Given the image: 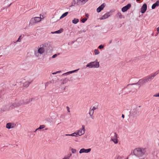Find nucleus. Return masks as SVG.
I'll return each mask as SVG.
<instances>
[{
  "mask_svg": "<svg viewBox=\"0 0 159 159\" xmlns=\"http://www.w3.org/2000/svg\"><path fill=\"white\" fill-rule=\"evenodd\" d=\"M45 127V125H40V126L39 127V128L37 129L36 130L34 131V132H35L37 130L39 129H41L44 128Z\"/></svg>",
  "mask_w": 159,
  "mask_h": 159,
  "instance_id": "26",
  "label": "nucleus"
},
{
  "mask_svg": "<svg viewBox=\"0 0 159 159\" xmlns=\"http://www.w3.org/2000/svg\"><path fill=\"white\" fill-rule=\"evenodd\" d=\"M140 0H136V1L139 2V1Z\"/></svg>",
  "mask_w": 159,
  "mask_h": 159,
  "instance_id": "61",
  "label": "nucleus"
},
{
  "mask_svg": "<svg viewBox=\"0 0 159 159\" xmlns=\"http://www.w3.org/2000/svg\"><path fill=\"white\" fill-rule=\"evenodd\" d=\"M31 83V82L26 81L24 83L23 86L27 88L29 86Z\"/></svg>",
  "mask_w": 159,
  "mask_h": 159,
  "instance_id": "18",
  "label": "nucleus"
},
{
  "mask_svg": "<svg viewBox=\"0 0 159 159\" xmlns=\"http://www.w3.org/2000/svg\"><path fill=\"white\" fill-rule=\"evenodd\" d=\"M75 5H78V3L76 2V1L75 0H74L72 2L71 5L70 7H71L74 6Z\"/></svg>",
  "mask_w": 159,
  "mask_h": 159,
  "instance_id": "24",
  "label": "nucleus"
},
{
  "mask_svg": "<svg viewBox=\"0 0 159 159\" xmlns=\"http://www.w3.org/2000/svg\"><path fill=\"white\" fill-rule=\"evenodd\" d=\"M66 107V108L67 109V110L68 112H70V108H69V107L68 106H67Z\"/></svg>",
  "mask_w": 159,
  "mask_h": 159,
  "instance_id": "45",
  "label": "nucleus"
},
{
  "mask_svg": "<svg viewBox=\"0 0 159 159\" xmlns=\"http://www.w3.org/2000/svg\"><path fill=\"white\" fill-rule=\"evenodd\" d=\"M71 154H69L67 156L65 157L62 159H70V157L71 156Z\"/></svg>",
  "mask_w": 159,
  "mask_h": 159,
  "instance_id": "31",
  "label": "nucleus"
},
{
  "mask_svg": "<svg viewBox=\"0 0 159 159\" xmlns=\"http://www.w3.org/2000/svg\"><path fill=\"white\" fill-rule=\"evenodd\" d=\"M140 106H137L135 108L131 109L130 112L131 116H133L134 117L138 116L140 112Z\"/></svg>",
  "mask_w": 159,
  "mask_h": 159,
  "instance_id": "3",
  "label": "nucleus"
},
{
  "mask_svg": "<svg viewBox=\"0 0 159 159\" xmlns=\"http://www.w3.org/2000/svg\"><path fill=\"white\" fill-rule=\"evenodd\" d=\"M48 45V44L47 43H44V44H42L41 45H40V46L41 47L42 46V47H43V48H44V47H46V46Z\"/></svg>",
  "mask_w": 159,
  "mask_h": 159,
  "instance_id": "39",
  "label": "nucleus"
},
{
  "mask_svg": "<svg viewBox=\"0 0 159 159\" xmlns=\"http://www.w3.org/2000/svg\"><path fill=\"white\" fill-rule=\"evenodd\" d=\"M153 97H159V93L157 94L154 95Z\"/></svg>",
  "mask_w": 159,
  "mask_h": 159,
  "instance_id": "43",
  "label": "nucleus"
},
{
  "mask_svg": "<svg viewBox=\"0 0 159 159\" xmlns=\"http://www.w3.org/2000/svg\"><path fill=\"white\" fill-rule=\"evenodd\" d=\"M122 117L123 118H125V115L124 114H122Z\"/></svg>",
  "mask_w": 159,
  "mask_h": 159,
  "instance_id": "51",
  "label": "nucleus"
},
{
  "mask_svg": "<svg viewBox=\"0 0 159 159\" xmlns=\"http://www.w3.org/2000/svg\"><path fill=\"white\" fill-rule=\"evenodd\" d=\"M93 68H98L99 66V62H98L97 60L91 62Z\"/></svg>",
  "mask_w": 159,
  "mask_h": 159,
  "instance_id": "11",
  "label": "nucleus"
},
{
  "mask_svg": "<svg viewBox=\"0 0 159 159\" xmlns=\"http://www.w3.org/2000/svg\"><path fill=\"white\" fill-rule=\"evenodd\" d=\"M21 37V35H20L18 39L16 41V42H20L21 41V39L20 38Z\"/></svg>",
  "mask_w": 159,
  "mask_h": 159,
  "instance_id": "41",
  "label": "nucleus"
},
{
  "mask_svg": "<svg viewBox=\"0 0 159 159\" xmlns=\"http://www.w3.org/2000/svg\"><path fill=\"white\" fill-rule=\"evenodd\" d=\"M145 159V157H142L141 158H140L139 159Z\"/></svg>",
  "mask_w": 159,
  "mask_h": 159,
  "instance_id": "56",
  "label": "nucleus"
},
{
  "mask_svg": "<svg viewBox=\"0 0 159 159\" xmlns=\"http://www.w3.org/2000/svg\"><path fill=\"white\" fill-rule=\"evenodd\" d=\"M61 72V71H57V72H56V73H60V72Z\"/></svg>",
  "mask_w": 159,
  "mask_h": 159,
  "instance_id": "53",
  "label": "nucleus"
},
{
  "mask_svg": "<svg viewBox=\"0 0 159 159\" xmlns=\"http://www.w3.org/2000/svg\"><path fill=\"white\" fill-rule=\"evenodd\" d=\"M159 73V70L155 72L153 74L150 75H149L148 76H149V77L150 78V79H151V80L156 75Z\"/></svg>",
  "mask_w": 159,
  "mask_h": 159,
  "instance_id": "14",
  "label": "nucleus"
},
{
  "mask_svg": "<svg viewBox=\"0 0 159 159\" xmlns=\"http://www.w3.org/2000/svg\"><path fill=\"white\" fill-rule=\"evenodd\" d=\"M90 116L91 117V118L92 119H93H93H94V117H93V116Z\"/></svg>",
  "mask_w": 159,
  "mask_h": 159,
  "instance_id": "49",
  "label": "nucleus"
},
{
  "mask_svg": "<svg viewBox=\"0 0 159 159\" xmlns=\"http://www.w3.org/2000/svg\"><path fill=\"white\" fill-rule=\"evenodd\" d=\"M157 1L158 2V3H159V0H157Z\"/></svg>",
  "mask_w": 159,
  "mask_h": 159,
  "instance_id": "62",
  "label": "nucleus"
},
{
  "mask_svg": "<svg viewBox=\"0 0 159 159\" xmlns=\"http://www.w3.org/2000/svg\"><path fill=\"white\" fill-rule=\"evenodd\" d=\"M36 23L40 21L41 20V17H36L34 18Z\"/></svg>",
  "mask_w": 159,
  "mask_h": 159,
  "instance_id": "20",
  "label": "nucleus"
},
{
  "mask_svg": "<svg viewBox=\"0 0 159 159\" xmlns=\"http://www.w3.org/2000/svg\"><path fill=\"white\" fill-rule=\"evenodd\" d=\"M51 83V81H49V82H47L46 83H45V88H46V87L47 86H48V84H50Z\"/></svg>",
  "mask_w": 159,
  "mask_h": 159,
  "instance_id": "37",
  "label": "nucleus"
},
{
  "mask_svg": "<svg viewBox=\"0 0 159 159\" xmlns=\"http://www.w3.org/2000/svg\"><path fill=\"white\" fill-rule=\"evenodd\" d=\"M85 127L84 125H82V128L78 130L77 132H76L78 136H80L84 134L85 131Z\"/></svg>",
  "mask_w": 159,
  "mask_h": 159,
  "instance_id": "5",
  "label": "nucleus"
},
{
  "mask_svg": "<svg viewBox=\"0 0 159 159\" xmlns=\"http://www.w3.org/2000/svg\"><path fill=\"white\" fill-rule=\"evenodd\" d=\"M85 16L87 17H88L89 16V15L87 14H86Z\"/></svg>",
  "mask_w": 159,
  "mask_h": 159,
  "instance_id": "54",
  "label": "nucleus"
},
{
  "mask_svg": "<svg viewBox=\"0 0 159 159\" xmlns=\"http://www.w3.org/2000/svg\"><path fill=\"white\" fill-rule=\"evenodd\" d=\"M18 103L20 104V106L26 104L25 102L23 100H20Z\"/></svg>",
  "mask_w": 159,
  "mask_h": 159,
  "instance_id": "21",
  "label": "nucleus"
},
{
  "mask_svg": "<svg viewBox=\"0 0 159 159\" xmlns=\"http://www.w3.org/2000/svg\"><path fill=\"white\" fill-rule=\"evenodd\" d=\"M114 134V136L111 137V140L113 141L114 143L116 144L118 143V142L117 139V135L116 133H115Z\"/></svg>",
  "mask_w": 159,
  "mask_h": 159,
  "instance_id": "6",
  "label": "nucleus"
},
{
  "mask_svg": "<svg viewBox=\"0 0 159 159\" xmlns=\"http://www.w3.org/2000/svg\"><path fill=\"white\" fill-rule=\"evenodd\" d=\"M57 56V54H55L54 55H53L52 56V58H55Z\"/></svg>",
  "mask_w": 159,
  "mask_h": 159,
  "instance_id": "46",
  "label": "nucleus"
},
{
  "mask_svg": "<svg viewBox=\"0 0 159 159\" xmlns=\"http://www.w3.org/2000/svg\"><path fill=\"white\" fill-rule=\"evenodd\" d=\"M68 14V12H66L65 13L63 14L60 17V19H61L62 18L65 17Z\"/></svg>",
  "mask_w": 159,
  "mask_h": 159,
  "instance_id": "23",
  "label": "nucleus"
},
{
  "mask_svg": "<svg viewBox=\"0 0 159 159\" xmlns=\"http://www.w3.org/2000/svg\"><path fill=\"white\" fill-rule=\"evenodd\" d=\"M147 8V5L145 3L143 5L141 9V12L142 13H144L146 11Z\"/></svg>",
  "mask_w": 159,
  "mask_h": 159,
  "instance_id": "10",
  "label": "nucleus"
},
{
  "mask_svg": "<svg viewBox=\"0 0 159 159\" xmlns=\"http://www.w3.org/2000/svg\"><path fill=\"white\" fill-rule=\"evenodd\" d=\"M86 31V30H80V31H79V33L80 34V33H81L83 32H85Z\"/></svg>",
  "mask_w": 159,
  "mask_h": 159,
  "instance_id": "42",
  "label": "nucleus"
},
{
  "mask_svg": "<svg viewBox=\"0 0 159 159\" xmlns=\"http://www.w3.org/2000/svg\"><path fill=\"white\" fill-rule=\"evenodd\" d=\"M79 70V69H78L77 70H72V73H74V72H76V71H78V70Z\"/></svg>",
  "mask_w": 159,
  "mask_h": 159,
  "instance_id": "47",
  "label": "nucleus"
},
{
  "mask_svg": "<svg viewBox=\"0 0 159 159\" xmlns=\"http://www.w3.org/2000/svg\"><path fill=\"white\" fill-rule=\"evenodd\" d=\"M92 109H93V111H94V110H95L96 109H97V108L96 107H92Z\"/></svg>",
  "mask_w": 159,
  "mask_h": 159,
  "instance_id": "48",
  "label": "nucleus"
},
{
  "mask_svg": "<svg viewBox=\"0 0 159 159\" xmlns=\"http://www.w3.org/2000/svg\"><path fill=\"white\" fill-rule=\"evenodd\" d=\"M66 87H65L63 89V90H65L66 89Z\"/></svg>",
  "mask_w": 159,
  "mask_h": 159,
  "instance_id": "59",
  "label": "nucleus"
},
{
  "mask_svg": "<svg viewBox=\"0 0 159 159\" xmlns=\"http://www.w3.org/2000/svg\"><path fill=\"white\" fill-rule=\"evenodd\" d=\"M36 23V22L34 18H31L30 21V25H34Z\"/></svg>",
  "mask_w": 159,
  "mask_h": 159,
  "instance_id": "16",
  "label": "nucleus"
},
{
  "mask_svg": "<svg viewBox=\"0 0 159 159\" xmlns=\"http://www.w3.org/2000/svg\"><path fill=\"white\" fill-rule=\"evenodd\" d=\"M159 6V3L157 1V2L154 3L152 6V9H154L156 7H158Z\"/></svg>",
  "mask_w": 159,
  "mask_h": 159,
  "instance_id": "15",
  "label": "nucleus"
},
{
  "mask_svg": "<svg viewBox=\"0 0 159 159\" xmlns=\"http://www.w3.org/2000/svg\"><path fill=\"white\" fill-rule=\"evenodd\" d=\"M12 106H13L14 107H18L20 106V104H18V103H16V102L13 103L12 104Z\"/></svg>",
  "mask_w": 159,
  "mask_h": 159,
  "instance_id": "28",
  "label": "nucleus"
},
{
  "mask_svg": "<svg viewBox=\"0 0 159 159\" xmlns=\"http://www.w3.org/2000/svg\"><path fill=\"white\" fill-rule=\"evenodd\" d=\"M146 152L145 148H138L135 149L133 151V153L134 155L137 157H142L145 154Z\"/></svg>",
  "mask_w": 159,
  "mask_h": 159,
  "instance_id": "1",
  "label": "nucleus"
},
{
  "mask_svg": "<svg viewBox=\"0 0 159 159\" xmlns=\"http://www.w3.org/2000/svg\"><path fill=\"white\" fill-rule=\"evenodd\" d=\"M33 99V98H31L30 99H26V101H25L26 104H28L30 102H31Z\"/></svg>",
  "mask_w": 159,
  "mask_h": 159,
  "instance_id": "30",
  "label": "nucleus"
},
{
  "mask_svg": "<svg viewBox=\"0 0 159 159\" xmlns=\"http://www.w3.org/2000/svg\"><path fill=\"white\" fill-rule=\"evenodd\" d=\"M70 136H75V137L78 136L77 133H76V132H75L73 133L70 134Z\"/></svg>",
  "mask_w": 159,
  "mask_h": 159,
  "instance_id": "34",
  "label": "nucleus"
},
{
  "mask_svg": "<svg viewBox=\"0 0 159 159\" xmlns=\"http://www.w3.org/2000/svg\"><path fill=\"white\" fill-rule=\"evenodd\" d=\"M111 12H108L100 17V19L102 20L107 18L111 16Z\"/></svg>",
  "mask_w": 159,
  "mask_h": 159,
  "instance_id": "7",
  "label": "nucleus"
},
{
  "mask_svg": "<svg viewBox=\"0 0 159 159\" xmlns=\"http://www.w3.org/2000/svg\"><path fill=\"white\" fill-rule=\"evenodd\" d=\"M74 43V42H72V43Z\"/></svg>",
  "mask_w": 159,
  "mask_h": 159,
  "instance_id": "63",
  "label": "nucleus"
},
{
  "mask_svg": "<svg viewBox=\"0 0 159 159\" xmlns=\"http://www.w3.org/2000/svg\"><path fill=\"white\" fill-rule=\"evenodd\" d=\"M71 152L73 153H75L76 152V150L75 149L72 148L71 149Z\"/></svg>",
  "mask_w": 159,
  "mask_h": 159,
  "instance_id": "38",
  "label": "nucleus"
},
{
  "mask_svg": "<svg viewBox=\"0 0 159 159\" xmlns=\"http://www.w3.org/2000/svg\"><path fill=\"white\" fill-rule=\"evenodd\" d=\"M151 81V80L148 76H146L143 79H140L137 83L128 85L125 88H124V90H126V89L127 88V87L130 85H139V86H141L142 85L144 84V83Z\"/></svg>",
  "mask_w": 159,
  "mask_h": 159,
  "instance_id": "2",
  "label": "nucleus"
},
{
  "mask_svg": "<svg viewBox=\"0 0 159 159\" xmlns=\"http://www.w3.org/2000/svg\"><path fill=\"white\" fill-rule=\"evenodd\" d=\"M44 52V48L43 47H41L38 49L37 52L35 51L34 52V55L37 57H38L39 56V54H42Z\"/></svg>",
  "mask_w": 159,
  "mask_h": 159,
  "instance_id": "4",
  "label": "nucleus"
},
{
  "mask_svg": "<svg viewBox=\"0 0 159 159\" xmlns=\"http://www.w3.org/2000/svg\"><path fill=\"white\" fill-rule=\"evenodd\" d=\"M130 4H128L125 6L123 7L121 9V11L123 12H125L129 9L131 7Z\"/></svg>",
  "mask_w": 159,
  "mask_h": 159,
  "instance_id": "9",
  "label": "nucleus"
},
{
  "mask_svg": "<svg viewBox=\"0 0 159 159\" xmlns=\"http://www.w3.org/2000/svg\"><path fill=\"white\" fill-rule=\"evenodd\" d=\"M87 20V19L86 18H83L81 20V21L82 23H84Z\"/></svg>",
  "mask_w": 159,
  "mask_h": 159,
  "instance_id": "36",
  "label": "nucleus"
},
{
  "mask_svg": "<svg viewBox=\"0 0 159 159\" xmlns=\"http://www.w3.org/2000/svg\"><path fill=\"white\" fill-rule=\"evenodd\" d=\"M68 80L67 79H66V78L61 80V84L63 85L65 84L67 82Z\"/></svg>",
  "mask_w": 159,
  "mask_h": 159,
  "instance_id": "17",
  "label": "nucleus"
},
{
  "mask_svg": "<svg viewBox=\"0 0 159 159\" xmlns=\"http://www.w3.org/2000/svg\"><path fill=\"white\" fill-rule=\"evenodd\" d=\"M105 6V4L102 3L101 6H99L97 9V11L98 12H100L102 10Z\"/></svg>",
  "mask_w": 159,
  "mask_h": 159,
  "instance_id": "12",
  "label": "nucleus"
},
{
  "mask_svg": "<svg viewBox=\"0 0 159 159\" xmlns=\"http://www.w3.org/2000/svg\"><path fill=\"white\" fill-rule=\"evenodd\" d=\"M66 136H70V134H66Z\"/></svg>",
  "mask_w": 159,
  "mask_h": 159,
  "instance_id": "58",
  "label": "nucleus"
},
{
  "mask_svg": "<svg viewBox=\"0 0 159 159\" xmlns=\"http://www.w3.org/2000/svg\"><path fill=\"white\" fill-rule=\"evenodd\" d=\"M84 0H77V3H78L79 2H83Z\"/></svg>",
  "mask_w": 159,
  "mask_h": 159,
  "instance_id": "44",
  "label": "nucleus"
},
{
  "mask_svg": "<svg viewBox=\"0 0 159 159\" xmlns=\"http://www.w3.org/2000/svg\"><path fill=\"white\" fill-rule=\"evenodd\" d=\"M94 113L93 110L92 109V107L90 108L89 114L90 116H93Z\"/></svg>",
  "mask_w": 159,
  "mask_h": 159,
  "instance_id": "29",
  "label": "nucleus"
},
{
  "mask_svg": "<svg viewBox=\"0 0 159 159\" xmlns=\"http://www.w3.org/2000/svg\"><path fill=\"white\" fill-rule=\"evenodd\" d=\"M91 151V149L90 148L86 149L83 148L80 149V150L79 151V153L80 154L83 153H88L89 152Z\"/></svg>",
  "mask_w": 159,
  "mask_h": 159,
  "instance_id": "8",
  "label": "nucleus"
},
{
  "mask_svg": "<svg viewBox=\"0 0 159 159\" xmlns=\"http://www.w3.org/2000/svg\"><path fill=\"white\" fill-rule=\"evenodd\" d=\"M103 47H104V46L103 45H101L99 46L98 48L100 49H101L103 48Z\"/></svg>",
  "mask_w": 159,
  "mask_h": 159,
  "instance_id": "40",
  "label": "nucleus"
},
{
  "mask_svg": "<svg viewBox=\"0 0 159 159\" xmlns=\"http://www.w3.org/2000/svg\"><path fill=\"white\" fill-rule=\"evenodd\" d=\"M51 33L52 34H56V33L55 32V31H54V32H52Z\"/></svg>",
  "mask_w": 159,
  "mask_h": 159,
  "instance_id": "57",
  "label": "nucleus"
},
{
  "mask_svg": "<svg viewBox=\"0 0 159 159\" xmlns=\"http://www.w3.org/2000/svg\"><path fill=\"white\" fill-rule=\"evenodd\" d=\"M63 29L61 28L59 29V30L56 31H55V32L56 33V34H60L63 32Z\"/></svg>",
  "mask_w": 159,
  "mask_h": 159,
  "instance_id": "27",
  "label": "nucleus"
},
{
  "mask_svg": "<svg viewBox=\"0 0 159 159\" xmlns=\"http://www.w3.org/2000/svg\"><path fill=\"white\" fill-rule=\"evenodd\" d=\"M13 127V126H12V124L11 123H8L6 125V128L9 129Z\"/></svg>",
  "mask_w": 159,
  "mask_h": 159,
  "instance_id": "19",
  "label": "nucleus"
},
{
  "mask_svg": "<svg viewBox=\"0 0 159 159\" xmlns=\"http://www.w3.org/2000/svg\"><path fill=\"white\" fill-rule=\"evenodd\" d=\"M57 74L56 72H54L53 73H52V74H53V75H55V74Z\"/></svg>",
  "mask_w": 159,
  "mask_h": 159,
  "instance_id": "55",
  "label": "nucleus"
},
{
  "mask_svg": "<svg viewBox=\"0 0 159 159\" xmlns=\"http://www.w3.org/2000/svg\"><path fill=\"white\" fill-rule=\"evenodd\" d=\"M157 31L158 32H159V27H158L157 28Z\"/></svg>",
  "mask_w": 159,
  "mask_h": 159,
  "instance_id": "50",
  "label": "nucleus"
},
{
  "mask_svg": "<svg viewBox=\"0 0 159 159\" xmlns=\"http://www.w3.org/2000/svg\"><path fill=\"white\" fill-rule=\"evenodd\" d=\"M157 152L158 151L156 150H154L153 151H152V154L153 159H156L157 158Z\"/></svg>",
  "mask_w": 159,
  "mask_h": 159,
  "instance_id": "13",
  "label": "nucleus"
},
{
  "mask_svg": "<svg viewBox=\"0 0 159 159\" xmlns=\"http://www.w3.org/2000/svg\"><path fill=\"white\" fill-rule=\"evenodd\" d=\"M11 4H10V5H9L8 6V7H10V6L11 5Z\"/></svg>",
  "mask_w": 159,
  "mask_h": 159,
  "instance_id": "60",
  "label": "nucleus"
},
{
  "mask_svg": "<svg viewBox=\"0 0 159 159\" xmlns=\"http://www.w3.org/2000/svg\"><path fill=\"white\" fill-rule=\"evenodd\" d=\"M71 73H72V71H69V72H68L66 73H64V74H63L62 75H68L69 74H71Z\"/></svg>",
  "mask_w": 159,
  "mask_h": 159,
  "instance_id": "33",
  "label": "nucleus"
},
{
  "mask_svg": "<svg viewBox=\"0 0 159 159\" xmlns=\"http://www.w3.org/2000/svg\"><path fill=\"white\" fill-rule=\"evenodd\" d=\"M79 19L76 18H74L72 20V22L74 24H76L78 22H79Z\"/></svg>",
  "mask_w": 159,
  "mask_h": 159,
  "instance_id": "22",
  "label": "nucleus"
},
{
  "mask_svg": "<svg viewBox=\"0 0 159 159\" xmlns=\"http://www.w3.org/2000/svg\"><path fill=\"white\" fill-rule=\"evenodd\" d=\"M94 52L95 55H98L99 53V52L97 49H95L94 50Z\"/></svg>",
  "mask_w": 159,
  "mask_h": 159,
  "instance_id": "32",
  "label": "nucleus"
},
{
  "mask_svg": "<svg viewBox=\"0 0 159 159\" xmlns=\"http://www.w3.org/2000/svg\"><path fill=\"white\" fill-rule=\"evenodd\" d=\"M91 62L88 63L86 65V67H88L89 68H93V65H92Z\"/></svg>",
  "mask_w": 159,
  "mask_h": 159,
  "instance_id": "25",
  "label": "nucleus"
},
{
  "mask_svg": "<svg viewBox=\"0 0 159 159\" xmlns=\"http://www.w3.org/2000/svg\"><path fill=\"white\" fill-rule=\"evenodd\" d=\"M112 40H111L109 42V44H111V42H112Z\"/></svg>",
  "mask_w": 159,
  "mask_h": 159,
  "instance_id": "52",
  "label": "nucleus"
},
{
  "mask_svg": "<svg viewBox=\"0 0 159 159\" xmlns=\"http://www.w3.org/2000/svg\"><path fill=\"white\" fill-rule=\"evenodd\" d=\"M117 15L120 19H121L122 18V15L120 12H118L117 13Z\"/></svg>",
  "mask_w": 159,
  "mask_h": 159,
  "instance_id": "35",
  "label": "nucleus"
}]
</instances>
